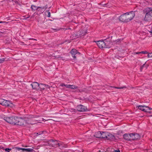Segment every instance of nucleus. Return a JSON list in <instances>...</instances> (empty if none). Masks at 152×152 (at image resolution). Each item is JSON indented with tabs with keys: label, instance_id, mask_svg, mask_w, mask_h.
<instances>
[{
	"label": "nucleus",
	"instance_id": "obj_35",
	"mask_svg": "<svg viewBox=\"0 0 152 152\" xmlns=\"http://www.w3.org/2000/svg\"><path fill=\"white\" fill-rule=\"evenodd\" d=\"M140 52H134V53H133V55H136V54H140Z\"/></svg>",
	"mask_w": 152,
	"mask_h": 152
},
{
	"label": "nucleus",
	"instance_id": "obj_7",
	"mask_svg": "<svg viewBox=\"0 0 152 152\" xmlns=\"http://www.w3.org/2000/svg\"><path fill=\"white\" fill-rule=\"evenodd\" d=\"M16 125L22 126L25 125L26 122L25 120L22 118H18Z\"/></svg>",
	"mask_w": 152,
	"mask_h": 152
},
{
	"label": "nucleus",
	"instance_id": "obj_43",
	"mask_svg": "<svg viewBox=\"0 0 152 152\" xmlns=\"http://www.w3.org/2000/svg\"><path fill=\"white\" fill-rule=\"evenodd\" d=\"M14 2L16 4H19L18 2L17 1H15Z\"/></svg>",
	"mask_w": 152,
	"mask_h": 152
},
{
	"label": "nucleus",
	"instance_id": "obj_25",
	"mask_svg": "<svg viewBox=\"0 0 152 152\" xmlns=\"http://www.w3.org/2000/svg\"><path fill=\"white\" fill-rule=\"evenodd\" d=\"M148 58L152 57V53H148Z\"/></svg>",
	"mask_w": 152,
	"mask_h": 152
},
{
	"label": "nucleus",
	"instance_id": "obj_38",
	"mask_svg": "<svg viewBox=\"0 0 152 152\" xmlns=\"http://www.w3.org/2000/svg\"><path fill=\"white\" fill-rule=\"evenodd\" d=\"M79 91L80 92H82L83 91V90L82 89H79Z\"/></svg>",
	"mask_w": 152,
	"mask_h": 152
},
{
	"label": "nucleus",
	"instance_id": "obj_1",
	"mask_svg": "<svg viewBox=\"0 0 152 152\" xmlns=\"http://www.w3.org/2000/svg\"><path fill=\"white\" fill-rule=\"evenodd\" d=\"M135 14L134 12L131 11L126 12L121 15L119 17L120 21L123 22H128L132 20Z\"/></svg>",
	"mask_w": 152,
	"mask_h": 152
},
{
	"label": "nucleus",
	"instance_id": "obj_22",
	"mask_svg": "<svg viewBox=\"0 0 152 152\" xmlns=\"http://www.w3.org/2000/svg\"><path fill=\"white\" fill-rule=\"evenodd\" d=\"M111 87L114 88H115L117 89H122L124 88H126V86H124L122 87H114V86H111Z\"/></svg>",
	"mask_w": 152,
	"mask_h": 152
},
{
	"label": "nucleus",
	"instance_id": "obj_13",
	"mask_svg": "<svg viewBox=\"0 0 152 152\" xmlns=\"http://www.w3.org/2000/svg\"><path fill=\"white\" fill-rule=\"evenodd\" d=\"M39 84L37 82H33L31 84V85L33 89H39Z\"/></svg>",
	"mask_w": 152,
	"mask_h": 152
},
{
	"label": "nucleus",
	"instance_id": "obj_46",
	"mask_svg": "<svg viewBox=\"0 0 152 152\" xmlns=\"http://www.w3.org/2000/svg\"><path fill=\"white\" fill-rule=\"evenodd\" d=\"M76 91L77 92H79V89L76 90Z\"/></svg>",
	"mask_w": 152,
	"mask_h": 152
},
{
	"label": "nucleus",
	"instance_id": "obj_52",
	"mask_svg": "<svg viewBox=\"0 0 152 152\" xmlns=\"http://www.w3.org/2000/svg\"><path fill=\"white\" fill-rule=\"evenodd\" d=\"M23 147H27V146H23Z\"/></svg>",
	"mask_w": 152,
	"mask_h": 152
},
{
	"label": "nucleus",
	"instance_id": "obj_36",
	"mask_svg": "<svg viewBox=\"0 0 152 152\" xmlns=\"http://www.w3.org/2000/svg\"><path fill=\"white\" fill-rule=\"evenodd\" d=\"M47 8H45V9H41V8H40V10L39 11H40L41 12H42V11H43V12L45 10H46Z\"/></svg>",
	"mask_w": 152,
	"mask_h": 152
},
{
	"label": "nucleus",
	"instance_id": "obj_32",
	"mask_svg": "<svg viewBox=\"0 0 152 152\" xmlns=\"http://www.w3.org/2000/svg\"><path fill=\"white\" fill-rule=\"evenodd\" d=\"M145 64H143V65L140 67V69L141 71L142 70V69H143V67L145 66Z\"/></svg>",
	"mask_w": 152,
	"mask_h": 152
},
{
	"label": "nucleus",
	"instance_id": "obj_24",
	"mask_svg": "<svg viewBox=\"0 0 152 152\" xmlns=\"http://www.w3.org/2000/svg\"><path fill=\"white\" fill-rule=\"evenodd\" d=\"M71 87L70 88L72 89H75L77 88V86L73 85H71Z\"/></svg>",
	"mask_w": 152,
	"mask_h": 152
},
{
	"label": "nucleus",
	"instance_id": "obj_50",
	"mask_svg": "<svg viewBox=\"0 0 152 152\" xmlns=\"http://www.w3.org/2000/svg\"><path fill=\"white\" fill-rule=\"evenodd\" d=\"M61 58V57H56V58Z\"/></svg>",
	"mask_w": 152,
	"mask_h": 152
},
{
	"label": "nucleus",
	"instance_id": "obj_47",
	"mask_svg": "<svg viewBox=\"0 0 152 152\" xmlns=\"http://www.w3.org/2000/svg\"><path fill=\"white\" fill-rule=\"evenodd\" d=\"M36 134H36V135L37 136L38 135H39V133H38H38H36Z\"/></svg>",
	"mask_w": 152,
	"mask_h": 152
},
{
	"label": "nucleus",
	"instance_id": "obj_31",
	"mask_svg": "<svg viewBox=\"0 0 152 152\" xmlns=\"http://www.w3.org/2000/svg\"><path fill=\"white\" fill-rule=\"evenodd\" d=\"M140 53H142L143 54H145L148 53V52L147 51H141L140 52Z\"/></svg>",
	"mask_w": 152,
	"mask_h": 152
},
{
	"label": "nucleus",
	"instance_id": "obj_29",
	"mask_svg": "<svg viewBox=\"0 0 152 152\" xmlns=\"http://www.w3.org/2000/svg\"><path fill=\"white\" fill-rule=\"evenodd\" d=\"M53 120L54 121H59V119L58 118H53Z\"/></svg>",
	"mask_w": 152,
	"mask_h": 152
},
{
	"label": "nucleus",
	"instance_id": "obj_17",
	"mask_svg": "<svg viewBox=\"0 0 152 152\" xmlns=\"http://www.w3.org/2000/svg\"><path fill=\"white\" fill-rule=\"evenodd\" d=\"M152 110V108H150L148 107L145 106V107L144 109H143V111L145 112H149L150 113L149 110Z\"/></svg>",
	"mask_w": 152,
	"mask_h": 152
},
{
	"label": "nucleus",
	"instance_id": "obj_2",
	"mask_svg": "<svg viewBox=\"0 0 152 152\" xmlns=\"http://www.w3.org/2000/svg\"><path fill=\"white\" fill-rule=\"evenodd\" d=\"M144 14H145L144 20L145 21H150L152 20V8L146 7L143 11Z\"/></svg>",
	"mask_w": 152,
	"mask_h": 152
},
{
	"label": "nucleus",
	"instance_id": "obj_27",
	"mask_svg": "<svg viewBox=\"0 0 152 152\" xmlns=\"http://www.w3.org/2000/svg\"><path fill=\"white\" fill-rule=\"evenodd\" d=\"M46 86H45V90H48V89H50V87L48 85H46Z\"/></svg>",
	"mask_w": 152,
	"mask_h": 152
},
{
	"label": "nucleus",
	"instance_id": "obj_55",
	"mask_svg": "<svg viewBox=\"0 0 152 152\" xmlns=\"http://www.w3.org/2000/svg\"><path fill=\"white\" fill-rule=\"evenodd\" d=\"M13 152H15V151L14 152V151H13Z\"/></svg>",
	"mask_w": 152,
	"mask_h": 152
},
{
	"label": "nucleus",
	"instance_id": "obj_42",
	"mask_svg": "<svg viewBox=\"0 0 152 152\" xmlns=\"http://www.w3.org/2000/svg\"><path fill=\"white\" fill-rule=\"evenodd\" d=\"M100 4L102 5H103V6L104 7H105V6L106 5V4H102V3H101Z\"/></svg>",
	"mask_w": 152,
	"mask_h": 152
},
{
	"label": "nucleus",
	"instance_id": "obj_53",
	"mask_svg": "<svg viewBox=\"0 0 152 152\" xmlns=\"http://www.w3.org/2000/svg\"><path fill=\"white\" fill-rule=\"evenodd\" d=\"M131 88H134V87H132Z\"/></svg>",
	"mask_w": 152,
	"mask_h": 152
},
{
	"label": "nucleus",
	"instance_id": "obj_49",
	"mask_svg": "<svg viewBox=\"0 0 152 152\" xmlns=\"http://www.w3.org/2000/svg\"><path fill=\"white\" fill-rule=\"evenodd\" d=\"M3 22L2 21H0V23H3Z\"/></svg>",
	"mask_w": 152,
	"mask_h": 152
},
{
	"label": "nucleus",
	"instance_id": "obj_14",
	"mask_svg": "<svg viewBox=\"0 0 152 152\" xmlns=\"http://www.w3.org/2000/svg\"><path fill=\"white\" fill-rule=\"evenodd\" d=\"M114 138V136L113 135L109 132H108L106 140H111L113 139Z\"/></svg>",
	"mask_w": 152,
	"mask_h": 152
},
{
	"label": "nucleus",
	"instance_id": "obj_3",
	"mask_svg": "<svg viewBox=\"0 0 152 152\" xmlns=\"http://www.w3.org/2000/svg\"><path fill=\"white\" fill-rule=\"evenodd\" d=\"M107 39L104 40V42L103 41H99L97 43V45L100 48H110V46L109 45L110 40H107Z\"/></svg>",
	"mask_w": 152,
	"mask_h": 152
},
{
	"label": "nucleus",
	"instance_id": "obj_8",
	"mask_svg": "<svg viewBox=\"0 0 152 152\" xmlns=\"http://www.w3.org/2000/svg\"><path fill=\"white\" fill-rule=\"evenodd\" d=\"M70 53L74 59H76L78 55H79L80 54V53L75 49H72L70 52Z\"/></svg>",
	"mask_w": 152,
	"mask_h": 152
},
{
	"label": "nucleus",
	"instance_id": "obj_15",
	"mask_svg": "<svg viewBox=\"0 0 152 152\" xmlns=\"http://www.w3.org/2000/svg\"><path fill=\"white\" fill-rule=\"evenodd\" d=\"M123 137L124 139L128 140V141H131V134H125L124 135Z\"/></svg>",
	"mask_w": 152,
	"mask_h": 152
},
{
	"label": "nucleus",
	"instance_id": "obj_37",
	"mask_svg": "<svg viewBox=\"0 0 152 152\" xmlns=\"http://www.w3.org/2000/svg\"><path fill=\"white\" fill-rule=\"evenodd\" d=\"M114 152H120L119 150H115L114 151Z\"/></svg>",
	"mask_w": 152,
	"mask_h": 152
},
{
	"label": "nucleus",
	"instance_id": "obj_26",
	"mask_svg": "<svg viewBox=\"0 0 152 152\" xmlns=\"http://www.w3.org/2000/svg\"><path fill=\"white\" fill-rule=\"evenodd\" d=\"M12 149L11 148H6L4 149L5 151H7V152H9Z\"/></svg>",
	"mask_w": 152,
	"mask_h": 152
},
{
	"label": "nucleus",
	"instance_id": "obj_9",
	"mask_svg": "<svg viewBox=\"0 0 152 152\" xmlns=\"http://www.w3.org/2000/svg\"><path fill=\"white\" fill-rule=\"evenodd\" d=\"M48 7L47 5H46L45 6L40 7H37L36 6L34 5H32L31 7V8L32 10H37L38 11H39L40 8L41 9H45V8H47Z\"/></svg>",
	"mask_w": 152,
	"mask_h": 152
},
{
	"label": "nucleus",
	"instance_id": "obj_10",
	"mask_svg": "<svg viewBox=\"0 0 152 152\" xmlns=\"http://www.w3.org/2000/svg\"><path fill=\"white\" fill-rule=\"evenodd\" d=\"M77 109L78 111L80 112H84L87 110V108L84 106L80 104L77 107Z\"/></svg>",
	"mask_w": 152,
	"mask_h": 152
},
{
	"label": "nucleus",
	"instance_id": "obj_34",
	"mask_svg": "<svg viewBox=\"0 0 152 152\" xmlns=\"http://www.w3.org/2000/svg\"><path fill=\"white\" fill-rule=\"evenodd\" d=\"M4 58H3V59H0V63H2L4 62Z\"/></svg>",
	"mask_w": 152,
	"mask_h": 152
},
{
	"label": "nucleus",
	"instance_id": "obj_39",
	"mask_svg": "<svg viewBox=\"0 0 152 152\" xmlns=\"http://www.w3.org/2000/svg\"><path fill=\"white\" fill-rule=\"evenodd\" d=\"M60 86H65V84H64V83H61L60 84Z\"/></svg>",
	"mask_w": 152,
	"mask_h": 152
},
{
	"label": "nucleus",
	"instance_id": "obj_40",
	"mask_svg": "<svg viewBox=\"0 0 152 152\" xmlns=\"http://www.w3.org/2000/svg\"><path fill=\"white\" fill-rule=\"evenodd\" d=\"M38 133H39V135H40L42 134V131L39 132H38Z\"/></svg>",
	"mask_w": 152,
	"mask_h": 152
},
{
	"label": "nucleus",
	"instance_id": "obj_18",
	"mask_svg": "<svg viewBox=\"0 0 152 152\" xmlns=\"http://www.w3.org/2000/svg\"><path fill=\"white\" fill-rule=\"evenodd\" d=\"M94 136L98 138H101V132L99 131L97 132H96Z\"/></svg>",
	"mask_w": 152,
	"mask_h": 152
},
{
	"label": "nucleus",
	"instance_id": "obj_30",
	"mask_svg": "<svg viewBox=\"0 0 152 152\" xmlns=\"http://www.w3.org/2000/svg\"><path fill=\"white\" fill-rule=\"evenodd\" d=\"M71 85H65V86L67 88H70V87H71Z\"/></svg>",
	"mask_w": 152,
	"mask_h": 152
},
{
	"label": "nucleus",
	"instance_id": "obj_5",
	"mask_svg": "<svg viewBox=\"0 0 152 152\" xmlns=\"http://www.w3.org/2000/svg\"><path fill=\"white\" fill-rule=\"evenodd\" d=\"M12 103L8 100H6L2 99H0V104L5 106L8 107L10 106Z\"/></svg>",
	"mask_w": 152,
	"mask_h": 152
},
{
	"label": "nucleus",
	"instance_id": "obj_4",
	"mask_svg": "<svg viewBox=\"0 0 152 152\" xmlns=\"http://www.w3.org/2000/svg\"><path fill=\"white\" fill-rule=\"evenodd\" d=\"M18 118L15 117H4V120L10 124L16 125Z\"/></svg>",
	"mask_w": 152,
	"mask_h": 152
},
{
	"label": "nucleus",
	"instance_id": "obj_28",
	"mask_svg": "<svg viewBox=\"0 0 152 152\" xmlns=\"http://www.w3.org/2000/svg\"><path fill=\"white\" fill-rule=\"evenodd\" d=\"M51 29L52 30V31H58L59 30V29H57V28H56V29L51 28ZM51 31H52V30H51Z\"/></svg>",
	"mask_w": 152,
	"mask_h": 152
},
{
	"label": "nucleus",
	"instance_id": "obj_6",
	"mask_svg": "<svg viewBox=\"0 0 152 152\" xmlns=\"http://www.w3.org/2000/svg\"><path fill=\"white\" fill-rule=\"evenodd\" d=\"M12 149L14 150V151L15 150H16V152H17V150L19 151L20 150H22V151H27L28 152H32L34 151V150L32 148H24L16 147H15L13 148Z\"/></svg>",
	"mask_w": 152,
	"mask_h": 152
},
{
	"label": "nucleus",
	"instance_id": "obj_45",
	"mask_svg": "<svg viewBox=\"0 0 152 152\" xmlns=\"http://www.w3.org/2000/svg\"><path fill=\"white\" fill-rule=\"evenodd\" d=\"M24 17H25V18H24V19H27L28 18H29L30 16H28V17H26L25 16Z\"/></svg>",
	"mask_w": 152,
	"mask_h": 152
},
{
	"label": "nucleus",
	"instance_id": "obj_51",
	"mask_svg": "<svg viewBox=\"0 0 152 152\" xmlns=\"http://www.w3.org/2000/svg\"><path fill=\"white\" fill-rule=\"evenodd\" d=\"M32 39L33 40H37V39Z\"/></svg>",
	"mask_w": 152,
	"mask_h": 152
},
{
	"label": "nucleus",
	"instance_id": "obj_41",
	"mask_svg": "<svg viewBox=\"0 0 152 152\" xmlns=\"http://www.w3.org/2000/svg\"><path fill=\"white\" fill-rule=\"evenodd\" d=\"M42 134H45V133H46V132L45 131H42Z\"/></svg>",
	"mask_w": 152,
	"mask_h": 152
},
{
	"label": "nucleus",
	"instance_id": "obj_23",
	"mask_svg": "<svg viewBox=\"0 0 152 152\" xmlns=\"http://www.w3.org/2000/svg\"><path fill=\"white\" fill-rule=\"evenodd\" d=\"M138 109L140 110H141L143 111V109H144L145 107V106H137Z\"/></svg>",
	"mask_w": 152,
	"mask_h": 152
},
{
	"label": "nucleus",
	"instance_id": "obj_16",
	"mask_svg": "<svg viewBox=\"0 0 152 152\" xmlns=\"http://www.w3.org/2000/svg\"><path fill=\"white\" fill-rule=\"evenodd\" d=\"M107 132H101V138H104L105 140H106V139L107 137Z\"/></svg>",
	"mask_w": 152,
	"mask_h": 152
},
{
	"label": "nucleus",
	"instance_id": "obj_12",
	"mask_svg": "<svg viewBox=\"0 0 152 152\" xmlns=\"http://www.w3.org/2000/svg\"><path fill=\"white\" fill-rule=\"evenodd\" d=\"M87 33V30L86 28H84V29L81 30L79 31L77 33V36H83Z\"/></svg>",
	"mask_w": 152,
	"mask_h": 152
},
{
	"label": "nucleus",
	"instance_id": "obj_54",
	"mask_svg": "<svg viewBox=\"0 0 152 152\" xmlns=\"http://www.w3.org/2000/svg\"><path fill=\"white\" fill-rule=\"evenodd\" d=\"M151 116H152V115H151Z\"/></svg>",
	"mask_w": 152,
	"mask_h": 152
},
{
	"label": "nucleus",
	"instance_id": "obj_44",
	"mask_svg": "<svg viewBox=\"0 0 152 152\" xmlns=\"http://www.w3.org/2000/svg\"><path fill=\"white\" fill-rule=\"evenodd\" d=\"M34 118V117L33 116L31 115V116H29V118L30 119V118Z\"/></svg>",
	"mask_w": 152,
	"mask_h": 152
},
{
	"label": "nucleus",
	"instance_id": "obj_11",
	"mask_svg": "<svg viewBox=\"0 0 152 152\" xmlns=\"http://www.w3.org/2000/svg\"><path fill=\"white\" fill-rule=\"evenodd\" d=\"M140 137V136L138 134L135 133L131 134V141L132 140H134L139 139Z\"/></svg>",
	"mask_w": 152,
	"mask_h": 152
},
{
	"label": "nucleus",
	"instance_id": "obj_20",
	"mask_svg": "<svg viewBox=\"0 0 152 152\" xmlns=\"http://www.w3.org/2000/svg\"><path fill=\"white\" fill-rule=\"evenodd\" d=\"M50 141L52 142H56V143L54 144L55 146H57V145H58L59 146H61V144H59V143H58V141L54 140H50Z\"/></svg>",
	"mask_w": 152,
	"mask_h": 152
},
{
	"label": "nucleus",
	"instance_id": "obj_48",
	"mask_svg": "<svg viewBox=\"0 0 152 152\" xmlns=\"http://www.w3.org/2000/svg\"><path fill=\"white\" fill-rule=\"evenodd\" d=\"M2 33V32H1L0 31V35H1Z\"/></svg>",
	"mask_w": 152,
	"mask_h": 152
},
{
	"label": "nucleus",
	"instance_id": "obj_19",
	"mask_svg": "<svg viewBox=\"0 0 152 152\" xmlns=\"http://www.w3.org/2000/svg\"><path fill=\"white\" fill-rule=\"evenodd\" d=\"M45 86H46L45 84L41 83L39 85V89L40 88L41 90H45Z\"/></svg>",
	"mask_w": 152,
	"mask_h": 152
},
{
	"label": "nucleus",
	"instance_id": "obj_56",
	"mask_svg": "<svg viewBox=\"0 0 152 152\" xmlns=\"http://www.w3.org/2000/svg\"><path fill=\"white\" fill-rule=\"evenodd\" d=\"M105 152H106V151H105Z\"/></svg>",
	"mask_w": 152,
	"mask_h": 152
},
{
	"label": "nucleus",
	"instance_id": "obj_21",
	"mask_svg": "<svg viewBox=\"0 0 152 152\" xmlns=\"http://www.w3.org/2000/svg\"><path fill=\"white\" fill-rule=\"evenodd\" d=\"M147 30L151 34H152V26H147Z\"/></svg>",
	"mask_w": 152,
	"mask_h": 152
},
{
	"label": "nucleus",
	"instance_id": "obj_33",
	"mask_svg": "<svg viewBox=\"0 0 152 152\" xmlns=\"http://www.w3.org/2000/svg\"><path fill=\"white\" fill-rule=\"evenodd\" d=\"M47 16L48 17H50V12H48V15H47Z\"/></svg>",
	"mask_w": 152,
	"mask_h": 152
}]
</instances>
